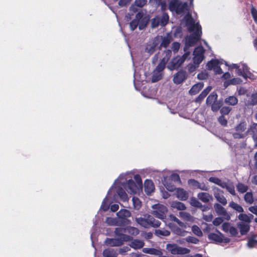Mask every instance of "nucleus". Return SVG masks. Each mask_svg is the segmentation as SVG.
<instances>
[{
  "label": "nucleus",
  "instance_id": "nucleus-1",
  "mask_svg": "<svg viewBox=\"0 0 257 257\" xmlns=\"http://www.w3.org/2000/svg\"><path fill=\"white\" fill-rule=\"evenodd\" d=\"M233 137L235 139H244L249 134H251V130L250 126L247 127V124L245 120H241L234 128Z\"/></svg>",
  "mask_w": 257,
  "mask_h": 257
},
{
  "label": "nucleus",
  "instance_id": "nucleus-2",
  "mask_svg": "<svg viewBox=\"0 0 257 257\" xmlns=\"http://www.w3.org/2000/svg\"><path fill=\"white\" fill-rule=\"evenodd\" d=\"M136 221L141 226L146 228H158L161 224L159 220L151 215H146L144 217L136 218Z\"/></svg>",
  "mask_w": 257,
  "mask_h": 257
},
{
  "label": "nucleus",
  "instance_id": "nucleus-3",
  "mask_svg": "<svg viewBox=\"0 0 257 257\" xmlns=\"http://www.w3.org/2000/svg\"><path fill=\"white\" fill-rule=\"evenodd\" d=\"M153 210L152 214L156 217L164 220L166 219L168 209L165 205L159 203L154 204L152 206Z\"/></svg>",
  "mask_w": 257,
  "mask_h": 257
},
{
  "label": "nucleus",
  "instance_id": "nucleus-4",
  "mask_svg": "<svg viewBox=\"0 0 257 257\" xmlns=\"http://www.w3.org/2000/svg\"><path fill=\"white\" fill-rule=\"evenodd\" d=\"M188 54V53H185L182 56L178 55L174 57L168 63L167 68L171 71L178 69L184 62Z\"/></svg>",
  "mask_w": 257,
  "mask_h": 257
},
{
  "label": "nucleus",
  "instance_id": "nucleus-5",
  "mask_svg": "<svg viewBox=\"0 0 257 257\" xmlns=\"http://www.w3.org/2000/svg\"><path fill=\"white\" fill-rule=\"evenodd\" d=\"M201 26L195 31L190 36H187L186 38V44L188 46H193L200 40L202 35Z\"/></svg>",
  "mask_w": 257,
  "mask_h": 257
},
{
  "label": "nucleus",
  "instance_id": "nucleus-6",
  "mask_svg": "<svg viewBox=\"0 0 257 257\" xmlns=\"http://www.w3.org/2000/svg\"><path fill=\"white\" fill-rule=\"evenodd\" d=\"M132 237L130 235H124L122 238H106L105 244L110 246H119L123 244L124 241H131Z\"/></svg>",
  "mask_w": 257,
  "mask_h": 257
},
{
  "label": "nucleus",
  "instance_id": "nucleus-7",
  "mask_svg": "<svg viewBox=\"0 0 257 257\" xmlns=\"http://www.w3.org/2000/svg\"><path fill=\"white\" fill-rule=\"evenodd\" d=\"M166 249L173 254H182L187 253L189 250L186 248L179 246L175 243H168Z\"/></svg>",
  "mask_w": 257,
  "mask_h": 257
},
{
  "label": "nucleus",
  "instance_id": "nucleus-8",
  "mask_svg": "<svg viewBox=\"0 0 257 257\" xmlns=\"http://www.w3.org/2000/svg\"><path fill=\"white\" fill-rule=\"evenodd\" d=\"M131 215V212L128 210L125 209H121L117 213V216L120 222V224L121 225L129 224L131 221L127 219V218L130 217Z\"/></svg>",
  "mask_w": 257,
  "mask_h": 257
},
{
  "label": "nucleus",
  "instance_id": "nucleus-9",
  "mask_svg": "<svg viewBox=\"0 0 257 257\" xmlns=\"http://www.w3.org/2000/svg\"><path fill=\"white\" fill-rule=\"evenodd\" d=\"M188 78V74L186 71L181 70L174 74L173 82L176 84H180L185 81Z\"/></svg>",
  "mask_w": 257,
  "mask_h": 257
},
{
  "label": "nucleus",
  "instance_id": "nucleus-10",
  "mask_svg": "<svg viewBox=\"0 0 257 257\" xmlns=\"http://www.w3.org/2000/svg\"><path fill=\"white\" fill-rule=\"evenodd\" d=\"M214 207L216 213L220 216H222V217L227 220H229L230 219V216L229 213L227 212L226 209L222 206L220 204L218 203H215L214 205Z\"/></svg>",
  "mask_w": 257,
  "mask_h": 257
},
{
  "label": "nucleus",
  "instance_id": "nucleus-11",
  "mask_svg": "<svg viewBox=\"0 0 257 257\" xmlns=\"http://www.w3.org/2000/svg\"><path fill=\"white\" fill-rule=\"evenodd\" d=\"M186 24L188 27V30L190 32H192L197 30L199 26H201L198 23L195 24V21L191 15L186 19Z\"/></svg>",
  "mask_w": 257,
  "mask_h": 257
},
{
  "label": "nucleus",
  "instance_id": "nucleus-12",
  "mask_svg": "<svg viewBox=\"0 0 257 257\" xmlns=\"http://www.w3.org/2000/svg\"><path fill=\"white\" fill-rule=\"evenodd\" d=\"M194 57L193 58L194 63L199 65L204 59L203 52L200 49L199 51L196 49L194 52Z\"/></svg>",
  "mask_w": 257,
  "mask_h": 257
},
{
  "label": "nucleus",
  "instance_id": "nucleus-13",
  "mask_svg": "<svg viewBox=\"0 0 257 257\" xmlns=\"http://www.w3.org/2000/svg\"><path fill=\"white\" fill-rule=\"evenodd\" d=\"M155 186L151 180L147 179L144 182V190L147 194H150L154 191Z\"/></svg>",
  "mask_w": 257,
  "mask_h": 257
},
{
  "label": "nucleus",
  "instance_id": "nucleus-14",
  "mask_svg": "<svg viewBox=\"0 0 257 257\" xmlns=\"http://www.w3.org/2000/svg\"><path fill=\"white\" fill-rule=\"evenodd\" d=\"M176 195L177 198L180 200H187L189 197V194L187 191L183 188H177L176 190Z\"/></svg>",
  "mask_w": 257,
  "mask_h": 257
},
{
  "label": "nucleus",
  "instance_id": "nucleus-15",
  "mask_svg": "<svg viewBox=\"0 0 257 257\" xmlns=\"http://www.w3.org/2000/svg\"><path fill=\"white\" fill-rule=\"evenodd\" d=\"M248 67L246 64L242 65L241 69H238V71H240L239 75L242 76L243 78L246 79L247 78H251V76L252 75V73L249 71Z\"/></svg>",
  "mask_w": 257,
  "mask_h": 257
},
{
  "label": "nucleus",
  "instance_id": "nucleus-16",
  "mask_svg": "<svg viewBox=\"0 0 257 257\" xmlns=\"http://www.w3.org/2000/svg\"><path fill=\"white\" fill-rule=\"evenodd\" d=\"M161 38L162 40V42L159 47L160 50L161 49L162 47L167 48L168 47L172 40V36L170 34H167L166 36L161 37Z\"/></svg>",
  "mask_w": 257,
  "mask_h": 257
},
{
  "label": "nucleus",
  "instance_id": "nucleus-17",
  "mask_svg": "<svg viewBox=\"0 0 257 257\" xmlns=\"http://www.w3.org/2000/svg\"><path fill=\"white\" fill-rule=\"evenodd\" d=\"M126 184L127 187L126 189L128 193L134 194L137 192V186L132 179L128 180Z\"/></svg>",
  "mask_w": 257,
  "mask_h": 257
},
{
  "label": "nucleus",
  "instance_id": "nucleus-18",
  "mask_svg": "<svg viewBox=\"0 0 257 257\" xmlns=\"http://www.w3.org/2000/svg\"><path fill=\"white\" fill-rule=\"evenodd\" d=\"M131 240L132 241L130 244V246L134 249H140L145 245L144 242L142 240L138 239H133L132 238Z\"/></svg>",
  "mask_w": 257,
  "mask_h": 257
},
{
  "label": "nucleus",
  "instance_id": "nucleus-19",
  "mask_svg": "<svg viewBox=\"0 0 257 257\" xmlns=\"http://www.w3.org/2000/svg\"><path fill=\"white\" fill-rule=\"evenodd\" d=\"M199 199L204 203H208L210 200H212V196L206 192H200L197 195Z\"/></svg>",
  "mask_w": 257,
  "mask_h": 257
},
{
  "label": "nucleus",
  "instance_id": "nucleus-20",
  "mask_svg": "<svg viewBox=\"0 0 257 257\" xmlns=\"http://www.w3.org/2000/svg\"><path fill=\"white\" fill-rule=\"evenodd\" d=\"M219 233V234L211 233L208 235V238L216 242L221 243L222 242V237H223V234L220 232Z\"/></svg>",
  "mask_w": 257,
  "mask_h": 257
},
{
  "label": "nucleus",
  "instance_id": "nucleus-21",
  "mask_svg": "<svg viewBox=\"0 0 257 257\" xmlns=\"http://www.w3.org/2000/svg\"><path fill=\"white\" fill-rule=\"evenodd\" d=\"M219 64L220 62L218 59H211L207 63L206 68L209 70H214Z\"/></svg>",
  "mask_w": 257,
  "mask_h": 257
},
{
  "label": "nucleus",
  "instance_id": "nucleus-22",
  "mask_svg": "<svg viewBox=\"0 0 257 257\" xmlns=\"http://www.w3.org/2000/svg\"><path fill=\"white\" fill-rule=\"evenodd\" d=\"M237 227L239 228L240 234L242 235L246 234L250 229V226L248 224H244L242 222L237 223Z\"/></svg>",
  "mask_w": 257,
  "mask_h": 257
},
{
  "label": "nucleus",
  "instance_id": "nucleus-23",
  "mask_svg": "<svg viewBox=\"0 0 257 257\" xmlns=\"http://www.w3.org/2000/svg\"><path fill=\"white\" fill-rule=\"evenodd\" d=\"M203 87V84L198 83L194 84L189 90V93L191 95H195L198 93Z\"/></svg>",
  "mask_w": 257,
  "mask_h": 257
},
{
  "label": "nucleus",
  "instance_id": "nucleus-24",
  "mask_svg": "<svg viewBox=\"0 0 257 257\" xmlns=\"http://www.w3.org/2000/svg\"><path fill=\"white\" fill-rule=\"evenodd\" d=\"M104 257H117V253L113 248H108L105 249L102 252Z\"/></svg>",
  "mask_w": 257,
  "mask_h": 257
},
{
  "label": "nucleus",
  "instance_id": "nucleus-25",
  "mask_svg": "<svg viewBox=\"0 0 257 257\" xmlns=\"http://www.w3.org/2000/svg\"><path fill=\"white\" fill-rule=\"evenodd\" d=\"M158 45V43L154 40L152 43L148 44L146 48V51L150 54H152L156 50V48Z\"/></svg>",
  "mask_w": 257,
  "mask_h": 257
},
{
  "label": "nucleus",
  "instance_id": "nucleus-26",
  "mask_svg": "<svg viewBox=\"0 0 257 257\" xmlns=\"http://www.w3.org/2000/svg\"><path fill=\"white\" fill-rule=\"evenodd\" d=\"M171 206L178 210H184L186 209L185 204L179 201H173L171 203Z\"/></svg>",
  "mask_w": 257,
  "mask_h": 257
},
{
  "label": "nucleus",
  "instance_id": "nucleus-27",
  "mask_svg": "<svg viewBox=\"0 0 257 257\" xmlns=\"http://www.w3.org/2000/svg\"><path fill=\"white\" fill-rule=\"evenodd\" d=\"M171 224H170V226L175 234L180 236H185L186 234V231L182 229L181 228H179V227L176 225L171 226Z\"/></svg>",
  "mask_w": 257,
  "mask_h": 257
},
{
  "label": "nucleus",
  "instance_id": "nucleus-28",
  "mask_svg": "<svg viewBox=\"0 0 257 257\" xmlns=\"http://www.w3.org/2000/svg\"><path fill=\"white\" fill-rule=\"evenodd\" d=\"M217 95L215 92L211 93L206 99V104L207 105H211L214 103L217 99Z\"/></svg>",
  "mask_w": 257,
  "mask_h": 257
},
{
  "label": "nucleus",
  "instance_id": "nucleus-29",
  "mask_svg": "<svg viewBox=\"0 0 257 257\" xmlns=\"http://www.w3.org/2000/svg\"><path fill=\"white\" fill-rule=\"evenodd\" d=\"M224 102L228 105L234 106L237 104L238 99L235 96H230L225 99Z\"/></svg>",
  "mask_w": 257,
  "mask_h": 257
},
{
  "label": "nucleus",
  "instance_id": "nucleus-30",
  "mask_svg": "<svg viewBox=\"0 0 257 257\" xmlns=\"http://www.w3.org/2000/svg\"><path fill=\"white\" fill-rule=\"evenodd\" d=\"M250 130H251V134L257 146V123H254L252 125H250Z\"/></svg>",
  "mask_w": 257,
  "mask_h": 257
},
{
  "label": "nucleus",
  "instance_id": "nucleus-31",
  "mask_svg": "<svg viewBox=\"0 0 257 257\" xmlns=\"http://www.w3.org/2000/svg\"><path fill=\"white\" fill-rule=\"evenodd\" d=\"M166 63L167 60H166L165 58H163V59H162V60L158 64V65L157 66L156 69L154 70L162 73V72L165 68Z\"/></svg>",
  "mask_w": 257,
  "mask_h": 257
},
{
  "label": "nucleus",
  "instance_id": "nucleus-32",
  "mask_svg": "<svg viewBox=\"0 0 257 257\" xmlns=\"http://www.w3.org/2000/svg\"><path fill=\"white\" fill-rule=\"evenodd\" d=\"M214 197L216 200L223 205H225L227 202L225 197L219 193H216L214 194Z\"/></svg>",
  "mask_w": 257,
  "mask_h": 257
},
{
  "label": "nucleus",
  "instance_id": "nucleus-33",
  "mask_svg": "<svg viewBox=\"0 0 257 257\" xmlns=\"http://www.w3.org/2000/svg\"><path fill=\"white\" fill-rule=\"evenodd\" d=\"M126 232V228L117 227L115 229L114 233L116 236H118L120 237L119 238H122L124 237V235H127L124 233Z\"/></svg>",
  "mask_w": 257,
  "mask_h": 257
},
{
  "label": "nucleus",
  "instance_id": "nucleus-34",
  "mask_svg": "<svg viewBox=\"0 0 257 257\" xmlns=\"http://www.w3.org/2000/svg\"><path fill=\"white\" fill-rule=\"evenodd\" d=\"M163 77L162 73L154 70L152 76V82H156L160 80Z\"/></svg>",
  "mask_w": 257,
  "mask_h": 257
},
{
  "label": "nucleus",
  "instance_id": "nucleus-35",
  "mask_svg": "<svg viewBox=\"0 0 257 257\" xmlns=\"http://www.w3.org/2000/svg\"><path fill=\"white\" fill-rule=\"evenodd\" d=\"M244 201L249 204H251L253 203V194L251 192H246L244 196Z\"/></svg>",
  "mask_w": 257,
  "mask_h": 257
},
{
  "label": "nucleus",
  "instance_id": "nucleus-36",
  "mask_svg": "<svg viewBox=\"0 0 257 257\" xmlns=\"http://www.w3.org/2000/svg\"><path fill=\"white\" fill-rule=\"evenodd\" d=\"M229 206L238 212H243V208L240 205L233 201H231L229 203Z\"/></svg>",
  "mask_w": 257,
  "mask_h": 257
},
{
  "label": "nucleus",
  "instance_id": "nucleus-37",
  "mask_svg": "<svg viewBox=\"0 0 257 257\" xmlns=\"http://www.w3.org/2000/svg\"><path fill=\"white\" fill-rule=\"evenodd\" d=\"M248 189V187L242 183H238L236 185V189L240 193H244L246 192Z\"/></svg>",
  "mask_w": 257,
  "mask_h": 257
},
{
  "label": "nucleus",
  "instance_id": "nucleus-38",
  "mask_svg": "<svg viewBox=\"0 0 257 257\" xmlns=\"http://www.w3.org/2000/svg\"><path fill=\"white\" fill-rule=\"evenodd\" d=\"M117 193L119 196L120 198L123 201H125L127 200V195L125 191L122 188H119L117 191Z\"/></svg>",
  "mask_w": 257,
  "mask_h": 257
},
{
  "label": "nucleus",
  "instance_id": "nucleus-39",
  "mask_svg": "<svg viewBox=\"0 0 257 257\" xmlns=\"http://www.w3.org/2000/svg\"><path fill=\"white\" fill-rule=\"evenodd\" d=\"M169 16L167 13H164L162 16L160 17V25L165 26L169 21Z\"/></svg>",
  "mask_w": 257,
  "mask_h": 257
},
{
  "label": "nucleus",
  "instance_id": "nucleus-40",
  "mask_svg": "<svg viewBox=\"0 0 257 257\" xmlns=\"http://www.w3.org/2000/svg\"><path fill=\"white\" fill-rule=\"evenodd\" d=\"M139 230L136 227L132 226H127L126 227V232L132 235H137L139 233Z\"/></svg>",
  "mask_w": 257,
  "mask_h": 257
},
{
  "label": "nucleus",
  "instance_id": "nucleus-41",
  "mask_svg": "<svg viewBox=\"0 0 257 257\" xmlns=\"http://www.w3.org/2000/svg\"><path fill=\"white\" fill-rule=\"evenodd\" d=\"M180 2L177 0L172 1L169 5V9L171 11L176 12Z\"/></svg>",
  "mask_w": 257,
  "mask_h": 257
},
{
  "label": "nucleus",
  "instance_id": "nucleus-42",
  "mask_svg": "<svg viewBox=\"0 0 257 257\" xmlns=\"http://www.w3.org/2000/svg\"><path fill=\"white\" fill-rule=\"evenodd\" d=\"M155 234L158 236H167L170 234V232L168 230L157 229L155 231Z\"/></svg>",
  "mask_w": 257,
  "mask_h": 257
},
{
  "label": "nucleus",
  "instance_id": "nucleus-43",
  "mask_svg": "<svg viewBox=\"0 0 257 257\" xmlns=\"http://www.w3.org/2000/svg\"><path fill=\"white\" fill-rule=\"evenodd\" d=\"M149 19L145 17L139 21V29L141 30L145 29L148 23Z\"/></svg>",
  "mask_w": 257,
  "mask_h": 257
},
{
  "label": "nucleus",
  "instance_id": "nucleus-44",
  "mask_svg": "<svg viewBox=\"0 0 257 257\" xmlns=\"http://www.w3.org/2000/svg\"><path fill=\"white\" fill-rule=\"evenodd\" d=\"M192 231L194 234L198 236H202L203 235L202 232L200 228L196 225H194L192 227Z\"/></svg>",
  "mask_w": 257,
  "mask_h": 257
},
{
  "label": "nucleus",
  "instance_id": "nucleus-45",
  "mask_svg": "<svg viewBox=\"0 0 257 257\" xmlns=\"http://www.w3.org/2000/svg\"><path fill=\"white\" fill-rule=\"evenodd\" d=\"M186 3H182L180 2L179 6L178 7L176 12L178 14H180L184 12L185 9L186 8Z\"/></svg>",
  "mask_w": 257,
  "mask_h": 257
},
{
  "label": "nucleus",
  "instance_id": "nucleus-46",
  "mask_svg": "<svg viewBox=\"0 0 257 257\" xmlns=\"http://www.w3.org/2000/svg\"><path fill=\"white\" fill-rule=\"evenodd\" d=\"M238 217L240 220L245 222L250 223L251 222L249 217L246 214L241 213Z\"/></svg>",
  "mask_w": 257,
  "mask_h": 257
},
{
  "label": "nucleus",
  "instance_id": "nucleus-47",
  "mask_svg": "<svg viewBox=\"0 0 257 257\" xmlns=\"http://www.w3.org/2000/svg\"><path fill=\"white\" fill-rule=\"evenodd\" d=\"M159 25H160V17L157 16L152 20L151 26L152 28H157Z\"/></svg>",
  "mask_w": 257,
  "mask_h": 257
},
{
  "label": "nucleus",
  "instance_id": "nucleus-48",
  "mask_svg": "<svg viewBox=\"0 0 257 257\" xmlns=\"http://www.w3.org/2000/svg\"><path fill=\"white\" fill-rule=\"evenodd\" d=\"M211 109L213 111H218L221 106V104L220 101H217L216 100L214 103H213L211 105Z\"/></svg>",
  "mask_w": 257,
  "mask_h": 257
},
{
  "label": "nucleus",
  "instance_id": "nucleus-49",
  "mask_svg": "<svg viewBox=\"0 0 257 257\" xmlns=\"http://www.w3.org/2000/svg\"><path fill=\"white\" fill-rule=\"evenodd\" d=\"M231 110V108L229 106H223L221 108L220 112L221 115L228 114Z\"/></svg>",
  "mask_w": 257,
  "mask_h": 257
},
{
  "label": "nucleus",
  "instance_id": "nucleus-50",
  "mask_svg": "<svg viewBox=\"0 0 257 257\" xmlns=\"http://www.w3.org/2000/svg\"><path fill=\"white\" fill-rule=\"evenodd\" d=\"M185 239L187 242L194 244H197L199 241V240L198 238L191 236L187 237Z\"/></svg>",
  "mask_w": 257,
  "mask_h": 257
},
{
  "label": "nucleus",
  "instance_id": "nucleus-51",
  "mask_svg": "<svg viewBox=\"0 0 257 257\" xmlns=\"http://www.w3.org/2000/svg\"><path fill=\"white\" fill-rule=\"evenodd\" d=\"M132 200L135 208L139 209L141 207V202L139 199L137 197H134Z\"/></svg>",
  "mask_w": 257,
  "mask_h": 257
},
{
  "label": "nucleus",
  "instance_id": "nucleus-52",
  "mask_svg": "<svg viewBox=\"0 0 257 257\" xmlns=\"http://www.w3.org/2000/svg\"><path fill=\"white\" fill-rule=\"evenodd\" d=\"M250 12L254 22L257 24V10L253 6L251 8Z\"/></svg>",
  "mask_w": 257,
  "mask_h": 257
},
{
  "label": "nucleus",
  "instance_id": "nucleus-53",
  "mask_svg": "<svg viewBox=\"0 0 257 257\" xmlns=\"http://www.w3.org/2000/svg\"><path fill=\"white\" fill-rule=\"evenodd\" d=\"M199 182L198 181L193 179H189L188 181V184L195 189H197L198 186L199 185Z\"/></svg>",
  "mask_w": 257,
  "mask_h": 257
},
{
  "label": "nucleus",
  "instance_id": "nucleus-54",
  "mask_svg": "<svg viewBox=\"0 0 257 257\" xmlns=\"http://www.w3.org/2000/svg\"><path fill=\"white\" fill-rule=\"evenodd\" d=\"M174 36L175 37L181 38L182 36V30L180 27H177L174 33Z\"/></svg>",
  "mask_w": 257,
  "mask_h": 257
},
{
  "label": "nucleus",
  "instance_id": "nucleus-55",
  "mask_svg": "<svg viewBox=\"0 0 257 257\" xmlns=\"http://www.w3.org/2000/svg\"><path fill=\"white\" fill-rule=\"evenodd\" d=\"M170 179L172 181H174L175 182H179L181 183V180L179 175L177 173L172 174L170 176Z\"/></svg>",
  "mask_w": 257,
  "mask_h": 257
},
{
  "label": "nucleus",
  "instance_id": "nucleus-56",
  "mask_svg": "<svg viewBox=\"0 0 257 257\" xmlns=\"http://www.w3.org/2000/svg\"><path fill=\"white\" fill-rule=\"evenodd\" d=\"M147 2V0H135V3L136 6L140 8L143 7Z\"/></svg>",
  "mask_w": 257,
  "mask_h": 257
},
{
  "label": "nucleus",
  "instance_id": "nucleus-57",
  "mask_svg": "<svg viewBox=\"0 0 257 257\" xmlns=\"http://www.w3.org/2000/svg\"><path fill=\"white\" fill-rule=\"evenodd\" d=\"M218 120L219 122L223 126H226L227 124V120L225 118L224 115H221L218 118Z\"/></svg>",
  "mask_w": 257,
  "mask_h": 257
},
{
  "label": "nucleus",
  "instance_id": "nucleus-58",
  "mask_svg": "<svg viewBox=\"0 0 257 257\" xmlns=\"http://www.w3.org/2000/svg\"><path fill=\"white\" fill-rule=\"evenodd\" d=\"M139 26V22L137 21V20H132L130 24V26L132 31H134Z\"/></svg>",
  "mask_w": 257,
  "mask_h": 257
},
{
  "label": "nucleus",
  "instance_id": "nucleus-59",
  "mask_svg": "<svg viewBox=\"0 0 257 257\" xmlns=\"http://www.w3.org/2000/svg\"><path fill=\"white\" fill-rule=\"evenodd\" d=\"M208 77V74L206 72H201L197 75V78L199 80H205Z\"/></svg>",
  "mask_w": 257,
  "mask_h": 257
},
{
  "label": "nucleus",
  "instance_id": "nucleus-60",
  "mask_svg": "<svg viewBox=\"0 0 257 257\" xmlns=\"http://www.w3.org/2000/svg\"><path fill=\"white\" fill-rule=\"evenodd\" d=\"M229 232L232 236H236L238 234L237 229L234 226L229 227Z\"/></svg>",
  "mask_w": 257,
  "mask_h": 257
},
{
  "label": "nucleus",
  "instance_id": "nucleus-61",
  "mask_svg": "<svg viewBox=\"0 0 257 257\" xmlns=\"http://www.w3.org/2000/svg\"><path fill=\"white\" fill-rule=\"evenodd\" d=\"M257 244V240L254 238H250L248 239L247 242V245L249 247H253Z\"/></svg>",
  "mask_w": 257,
  "mask_h": 257
},
{
  "label": "nucleus",
  "instance_id": "nucleus-62",
  "mask_svg": "<svg viewBox=\"0 0 257 257\" xmlns=\"http://www.w3.org/2000/svg\"><path fill=\"white\" fill-rule=\"evenodd\" d=\"M223 220L221 217H216L213 221V224L215 226H218L221 224Z\"/></svg>",
  "mask_w": 257,
  "mask_h": 257
},
{
  "label": "nucleus",
  "instance_id": "nucleus-63",
  "mask_svg": "<svg viewBox=\"0 0 257 257\" xmlns=\"http://www.w3.org/2000/svg\"><path fill=\"white\" fill-rule=\"evenodd\" d=\"M134 179L136 183L138 184L139 186H142L143 182L142 180V178L141 177V176L139 174H136L134 176Z\"/></svg>",
  "mask_w": 257,
  "mask_h": 257
},
{
  "label": "nucleus",
  "instance_id": "nucleus-64",
  "mask_svg": "<svg viewBox=\"0 0 257 257\" xmlns=\"http://www.w3.org/2000/svg\"><path fill=\"white\" fill-rule=\"evenodd\" d=\"M250 102L251 104L253 105L257 104V93L251 95Z\"/></svg>",
  "mask_w": 257,
  "mask_h": 257
}]
</instances>
